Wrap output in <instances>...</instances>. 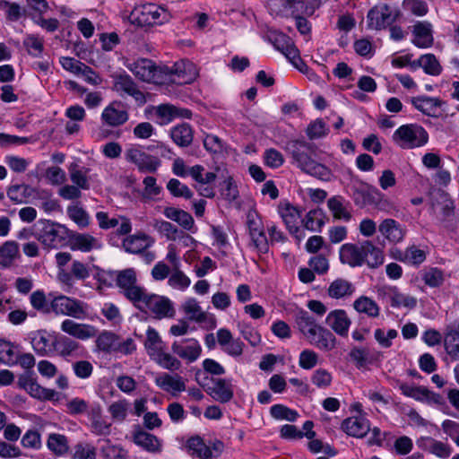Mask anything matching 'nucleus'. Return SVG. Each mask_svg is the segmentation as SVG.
I'll list each match as a JSON object with an SVG mask.
<instances>
[{
	"label": "nucleus",
	"mask_w": 459,
	"mask_h": 459,
	"mask_svg": "<svg viewBox=\"0 0 459 459\" xmlns=\"http://www.w3.org/2000/svg\"><path fill=\"white\" fill-rule=\"evenodd\" d=\"M342 429L349 436L360 438L370 430V424L363 416L350 417L342 421Z\"/></svg>",
	"instance_id": "nucleus-24"
},
{
	"label": "nucleus",
	"mask_w": 459,
	"mask_h": 459,
	"mask_svg": "<svg viewBox=\"0 0 459 459\" xmlns=\"http://www.w3.org/2000/svg\"><path fill=\"white\" fill-rule=\"evenodd\" d=\"M267 37L277 50L281 52L296 68L303 72V66H307L299 56V50L289 36L282 32L272 30L269 31Z\"/></svg>",
	"instance_id": "nucleus-6"
},
{
	"label": "nucleus",
	"mask_w": 459,
	"mask_h": 459,
	"mask_svg": "<svg viewBox=\"0 0 459 459\" xmlns=\"http://www.w3.org/2000/svg\"><path fill=\"white\" fill-rule=\"evenodd\" d=\"M393 140L403 149H412L426 144L429 134L421 126L408 124L400 126L394 133Z\"/></svg>",
	"instance_id": "nucleus-4"
},
{
	"label": "nucleus",
	"mask_w": 459,
	"mask_h": 459,
	"mask_svg": "<svg viewBox=\"0 0 459 459\" xmlns=\"http://www.w3.org/2000/svg\"><path fill=\"white\" fill-rule=\"evenodd\" d=\"M117 285L121 289V293L133 304L139 299L144 288L137 285L136 273L129 268L120 271L117 276Z\"/></svg>",
	"instance_id": "nucleus-10"
},
{
	"label": "nucleus",
	"mask_w": 459,
	"mask_h": 459,
	"mask_svg": "<svg viewBox=\"0 0 459 459\" xmlns=\"http://www.w3.org/2000/svg\"><path fill=\"white\" fill-rule=\"evenodd\" d=\"M422 69L430 75H439L442 72V66L433 54H426L421 56Z\"/></svg>",
	"instance_id": "nucleus-60"
},
{
	"label": "nucleus",
	"mask_w": 459,
	"mask_h": 459,
	"mask_svg": "<svg viewBox=\"0 0 459 459\" xmlns=\"http://www.w3.org/2000/svg\"><path fill=\"white\" fill-rule=\"evenodd\" d=\"M88 169H80L75 163L71 164L69 168L70 178L72 182L78 187L87 190L90 188V184L87 178Z\"/></svg>",
	"instance_id": "nucleus-50"
},
{
	"label": "nucleus",
	"mask_w": 459,
	"mask_h": 459,
	"mask_svg": "<svg viewBox=\"0 0 459 459\" xmlns=\"http://www.w3.org/2000/svg\"><path fill=\"white\" fill-rule=\"evenodd\" d=\"M134 306L142 312H150L156 319L172 317L175 314L172 302L168 298L148 293L146 290Z\"/></svg>",
	"instance_id": "nucleus-3"
},
{
	"label": "nucleus",
	"mask_w": 459,
	"mask_h": 459,
	"mask_svg": "<svg viewBox=\"0 0 459 459\" xmlns=\"http://www.w3.org/2000/svg\"><path fill=\"white\" fill-rule=\"evenodd\" d=\"M411 102L419 111L434 117H438L440 116L438 110L444 104L440 99L428 96L412 97Z\"/></svg>",
	"instance_id": "nucleus-27"
},
{
	"label": "nucleus",
	"mask_w": 459,
	"mask_h": 459,
	"mask_svg": "<svg viewBox=\"0 0 459 459\" xmlns=\"http://www.w3.org/2000/svg\"><path fill=\"white\" fill-rule=\"evenodd\" d=\"M183 309L186 315L189 316V319L203 323L206 319V314L202 311L196 299L191 298L188 299L183 305Z\"/></svg>",
	"instance_id": "nucleus-49"
},
{
	"label": "nucleus",
	"mask_w": 459,
	"mask_h": 459,
	"mask_svg": "<svg viewBox=\"0 0 459 459\" xmlns=\"http://www.w3.org/2000/svg\"><path fill=\"white\" fill-rule=\"evenodd\" d=\"M52 346L54 351H56L62 357L71 356L80 348L79 342L67 336L55 339L52 342Z\"/></svg>",
	"instance_id": "nucleus-43"
},
{
	"label": "nucleus",
	"mask_w": 459,
	"mask_h": 459,
	"mask_svg": "<svg viewBox=\"0 0 459 459\" xmlns=\"http://www.w3.org/2000/svg\"><path fill=\"white\" fill-rule=\"evenodd\" d=\"M167 188L175 197H184L186 199H190L193 196V192L189 189V187L186 185L181 183L177 178H171L167 184Z\"/></svg>",
	"instance_id": "nucleus-56"
},
{
	"label": "nucleus",
	"mask_w": 459,
	"mask_h": 459,
	"mask_svg": "<svg viewBox=\"0 0 459 459\" xmlns=\"http://www.w3.org/2000/svg\"><path fill=\"white\" fill-rule=\"evenodd\" d=\"M327 206L333 216L336 220H343L348 221L351 218V214L348 210L349 203L345 202L341 196H333L328 199Z\"/></svg>",
	"instance_id": "nucleus-35"
},
{
	"label": "nucleus",
	"mask_w": 459,
	"mask_h": 459,
	"mask_svg": "<svg viewBox=\"0 0 459 459\" xmlns=\"http://www.w3.org/2000/svg\"><path fill=\"white\" fill-rule=\"evenodd\" d=\"M164 215L176 222L186 230H191L195 221L190 213L175 207H166L163 211Z\"/></svg>",
	"instance_id": "nucleus-34"
},
{
	"label": "nucleus",
	"mask_w": 459,
	"mask_h": 459,
	"mask_svg": "<svg viewBox=\"0 0 459 459\" xmlns=\"http://www.w3.org/2000/svg\"><path fill=\"white\" fill-rule=\"evenodd\" d=\"M155 384L163 391L170 393L177 396L179 393L186 390V384L179 375H169L163 373L155 378Z\"/></svg>",
	"instance_id": "nucleus-25"
},
{
	"label": "nucleus",
	"mask_w": 459,
	"mask_h": 459,
	"mask_svg": "<svg viewBox=\"0 0 459 459\" xmlns=\"http://www.w3.org/2000/svg\"><path fill=\"white\" fill-rule=\"evenodd\" d=\"M31 307L43 314H49L52 310V301L48 304L43 290H36L30 294Z\"/></svg>",
	"instance_id": "nucleus-51"
},
{
	"label": "nucleus",
	"mask_w": 459,
	"mask_h": 459,
	"mask_svg": "<svg viewBox=\"0 0 459 459\" xmlns=\"http://www.w3.org/2000/svg\"><path fill=\"white\" fill-rule=\"evenodd\" d=\"M70 247L73 250L82 252H90L94 248L100 247L98 240L89 234L72 232L69 234Z\"/></svg>",
	"instance_id": "nucleus-30"
},
{
	"label": "nucleus",
	"mask_w": 459,
	"mask_h": 459,
	"mask_svg": "<svg viewBox=\"0 0 459 459\" xmlns=\"http://www.w3.org/2000/svg\"><path fill=\"white\" fill-rule=\"evenodd\" d=\"M379 232L390 242L398 243L405 235L404 229L394 219L384 220L378 227Z\"/></svg>",
	"instance_id": "nucleus-31"
},
{
	"label": "nucleus",
	"mask_w": 459,
	"mask_h": 459,
	"mask_svg": "<svg viewBox=\"0 0 459 459\" xmlns=\"http://www.w3.org/2000/svg\"><path fill=\"white\" fill-rule=\"evenodd\" d=\"M126 160L134 163L143 173H154L160 166V160L137 148H130L126 152Z\"/></svg>",
	"instance_id": "nucleus-14"
},
{
	"label": "nucleus",
	"mask_w": 459,
	"mask_h": 459,
	"mask_svg": "<svg viewBox=\"0 0 459 459\" xmlns=\"http://www.w3.org/2000/svg\"><path fill=\"white\" fill-rule=\"evenodd\" d=\"M160 367L170 371L178 370L181 367V362L174 356L169 353L160 351L152 358Z\"/></svg>",
	"instance_id": "nucleus-54"
},
{
	"label": "nucleus",
	"mask_w": 459,
	"mask_h": 459,
	"mask_svg": "<svg viewBox=\"0 0 459 459\" xmlns=\"http://www.w3.org/2000/svg\"><path fill=\"white\" fill-rule=\"evenodd\" d=\"M329 133V128L321 118H317L308 124L306 134L310 140L319 139L326 136Z\"/></svg>",
	"instance_id": "nucleus-52"
},
{
	"label": "nucleus",
	"mask_w": 459,
	"mask_h": 459,
	"mask_svg": "<svg viewBox=\"0 0 459 459\" xmlns=\"http://www.w3.org/2000/svg\"><path fill=\"white\" fill-rule=\"evenodd\" d=\"M128 407L129 403L126 400H119L109 405L108 411L113 420L123 421L126 418Z\"/></svg>",
	"instance_id": "nucleus-64"
},
{
	"label": "nucleus",
	"mask_w": 459,
	"mask_h": 459,
	"mask_svg": "<svg viewBox=\"0 0 459 459\" xmlns=\"http://www.w3.org/2000/svg\"><path fill=\"white\" fill-rule=\"evenodd\" d=\"M33 189L25 184L13 185L7 189V196L16 204H22L30 196Z\"/></svg>",
	"instance_id": "nucleus-48"
},
{
	"label": "nucleus",
	"mask_w": 459,
	"mask_h": 459,
	"mask_svg": "<svg viewBox=\"0 0 459 459\" xmlns=\"http://www.w3.org/2000/svg\"><path fill=\"white\" fill-rule=\"evenodd\" d=\"M424 448L440 458H447L452 453V449L447 444L431 437H427L424 440Z\"/></svg>",
	"instance_id": "nucleus-47"
},
{
	"label": "nucleus",
	"mask_w": 459,
	"mask_h": 459,
	"mask_svg": "<svg viewBox=\"0 0 459 459\" xmlns=\"http://www.w3.org/2000/svg\"><path fill=\"white\" fill-rule=\"evenodd\" d=\"M399 12L383 4L372 7L368 13V25L371 29L382 30L396 21Z\"/></svg>",
	"instance_id": "nucleus-11"
},
{
	"label": "nucleus",
	"mask_w": 459,
	"mask_h": 459,
	"mask_svg": "<svg viewBox=\"0 0 459 459\" xmlns=\"http://www.w3.org/2000/svg\"><path fill=\"white\" fill-rule=\"evenodd\" d=\"M162 344L163 342L158 332L154 328L149 327L146 331V340L144 342V347L147 350L148 355L152 358L161 351L163 350Z\"/></svg>",
	"instance_id": "nucleus-45"
},
{
	"label": "nucleus",
	"mask_w": 459,
	"mask_h": 459,
	"mask_svg": "<svg viewBox=\"0 0 459 459\" xmlns=\"http://www.w3.org/2000/svg\"><path fill=\"white\" fill-rule=\"evenodd\" d=\"M37 238L48 248H57L65 245L69 238L70 230L57 222L46 221Z\"/></svg>",
	"instance_id": "nucleus-7"
},
{
	"label": "nucleus",
	"mask_w": 459,
	"mask_h": 459,
	"mask_svg": "<svg viewBox=\"0 0 459 459\" xmlns=\"http://www.w3.org/2000/svg\"><path fill=\"white\" fill-rule=\"evenodd\" d=\"M278 210L290 233H297L299 230L298 224L301 217V213L298 208L291 205L290 203L285 202L280 203Z\"/></svg>",
	"instance_id": "nucleus-28"
},
{
	"label": "nucleus",
	"mask_w": 459,
	"mask_h": 459,
	"mask_svg": "<svg viewBox=\"0 0 459 459\" xmlns=\"http://www.w3.org/2000/svg\"><path fill=\"white\" fill-rule=\"evenodd\" d=\"M307 340L310 342V344L325 351L333 350L337 342L333 333L330 330L320 325L308 336Z\"/></svg>",
	"instance_id": "nucleus-22"
},
{
	"label": "nucleus",
	"mask_w": 459,
	"mask_h": 459,
	"mask_svg": "<svg viewBox=\"0 0 459 459\" xmlns=\"http://www.w3.org/2000/svg\"><path fill=\"white\" fill-rule=\"evenodd\" d=\"M354 290L355 288L351 281L339 278L329 285L328 295L338 299L351 295Z\"/></svg>",
	"instance_id": "nucleus-38"
},
{
	"label": "nucleus",
	"mask_w": 459,
	"mask_h": 459,
	"mask_svg": "<svg viewBox=\"0 0 459 459\" xmlns=\"http://www.w3.org/2000/svg\"><path fill=\"white\" fill-rule=\"evenodd\" d=\"M432 209L439 208L442 213V221L450 222L455 215V204L449 195L444 190L437 189L430 195Z\"/></svg>",
	"instance_id": "nucleus-17"
},
{
	"label": "nucleus",
	"mask_w": 459,
	"mask_h": 459,
	"mask_svg": "<svg viewBox=\"0 0 459 459\" xmlns=\"http://www.w3.org/2000/svg\"><path fill=\"white\" fill-rule=\"evenodd\" d=\"M412 43L420 48H427L433 45L432 25L429 22H418L414 24Z\"/></svg>",
	"instance_id": "nucleus-26"
},
{
	"label": "nucleus",
	"mask_w": 459,
	"mask_h": 459,
	"mask_svg": "<svg viewBox=\"0 0 459 459\" xmlns=\"http://www.w3.org/2000/svg\"><path fill=\"white\" fill-rule=\"evenodd\" d=\"M170 136L176 144L180 147H186L193 141V131L188 124L184 123L175 126L170 132Z\"/></svg>",
	"instance_id": "nucleus-40"
},
{
	"label": "nucleus",
	"mask_w": 459,
	"mask_h": 459,
	"mask_svg": "<svg viewBox=\"0 0 459 459\" xmlns=\"http://www.w3.org/2000/svg\"><path fill=\"white\" fill-rule=\"evenodd\" d=\"M271 415L276 420H286L288 421H295L299 416L298 412L282 404H275L271 407Z\"/></svg>",
	"instance_id": "nucleus-58"
},
{
	"label": "nucleus",
	"mask_w": 459,
	"mask_h": 459,
	"mask_svg": "<svg viewBox=\"0 0 459 459\" xmlns=\"http://www.w3.org/2000/svg\"><path fill=\"white\" fill-rule=\"evenodd\" d=\"M354 309L359 313L366 314L369 317L379 316V307L368 297L360 296L353 303Z\"/></svg>",
	"instance_id": "nucleus-44"
},
{
	"label": "nucleus",
	"mask_w": 459,
	"mask_h": 459,
	"mask_svg": "<svg viewBox=\"0 0 459 459\" xmlns=\"http://www.w3.org/2000/svg\"><path fill=\"white\" fill-rule=\"evenodd\" d=\"M61 330L79 340H88L97 336L98 330L95 326L87 324L77 323L72 319H65L61 324Z\"/></svg>",
	"instance_id": "nucleus-18"
},
{
	"label": "nucleus",
	"mask_w": 459,
	"mask_h": 459,
	"mask_svg": "<svg viewBox=\"0 0 459 459\" xmlns=\"http://www.w3.org/2000/svg\"><path fill=\"white\" fill-rule=\"evenodd\" d=\"M19 256V245L15 241H6L0 246V267H9Z\"/></svg>",
	"instance_id": "nucleus-41"
},
{
	"label": "nucleus",
	"mask_w": 459,
	"mask_h": 459,
	"mask_svg": "<svg viewBox=\"0 0 459 459\" xmlns=\"http://www.w3.org/2000/svg\"><path fill=\"white\" fill-rule=\"evenodd\" d=\"M400 261L406 262L414 265H419L426 260V254L423 250L415 246L408 247L403 254V257H398Z\"/></svg>",
	"instance_id": "nucleus-59"
},
{
	"label": "nucleus",
	"mask_w": 459,
	"mask_h": 459,
	"mask_svg": "<svg viewBox=\"0 0 459 459\" xmlns=\"http://www.w3.org/2000/svg\"><path fill=\"white\" fill-rule=\"evenodd\" d=\"M247 226L255 247L260 253H267L269 250V243L264 231L263 224L255 212H249L247 214Z\"/></svg>",
	"instance_id": "nucleus-16"
},
{
	"label": "nucleus",
	"mask_w": 459,
	"mask_h": 459,
	"mask_svg": "<svg viewBox=\"0 0 459 459\" xmlns=\"http://www.w3.org/2000/svg\"><path fill=\"white\" fill-rule=\"evenodd\" d=\"M134 442L150 453H158L161 450V444L153 434L144 430H138L134 433Z\"/></svg>",
	"instance_id": "nucleus-33"
},
{
	"label": "nucleus",
	"mask_w": 459,
	"mask_h": 459,
	"mask_svg": "<svg viewBox=\"0 0 459 459\" xmlns=\"http://www.w3.org/2000/svg\"><path fill=\"white\" fill-rule=\"evenodd\" d=\"M117 338L110 332H103L96 339V346L100 351L108 352L115 346Z\"/></svg>",
	"instance_id": "nucleus-63"
},
{
	"label": "nucleus",
	"mask_w": 459,
	"mask_h": 459,
	"mask_svg": "<svg viewBox=\"0 0 459 459\" xmlns=\"http://www.w3.org/2000/svg\"><path fill=\"white\" fill-rule=\"evenodd\" d=\"M148 239L149 237L144 233L132 235L124 239L123 247L128 253H142L143 251L146 250V248L149 247L151 245L149 242H147Z\"/></svg>",
	"instance_id": "nucleus-37"
},
{
	"label": "nucleus",
	"mask_w": 459,
	"mask_h": 459,
	"mask_svg": "<svg viewBox=\"0 0 459 459\" xmlns=\"http://www.w3.org/2000/svg\"><path fill=\"white\" fill-rule=\"evenodd\" d=\"M88 306L84 302L60 295L52 299V310L56 315H65L77 319L87 316Z\"/></svg>",
	"instance_id": "nucleus-8"
},
{
	"label": "nucleus",
	"mask_w": 459,
	"mask_h": 459,
	"mask_svg": "<svg viewBox=\"0 0 459 459\" xmlns=\"http://www.w3.org/2000/svg\"><path fill=\"white\" fill-rule=\"evenodd\" d=\"M101 447V454L106 459H126V451L121 446L112 445L109 440H105Z\"/></svg>",
	"instance_id": "nucleus-61"
},
{
	"label": "nucleus",
	"mask_w": 459,
	"mask_h": 459,
	"mask_svg": "<svg viewBox=\"0 0 459 459\" xmlns=\"http://www.w3.org/2000/svg\"><path fill=\"white\" fill-rule=\"evenodd\" d=\"M325 324L337 334L347 336L351 321L345 310L335 309L327 315Z\"/></svg>",
	"instance_id": "nucleus-23"
},
{
	"label": "nucleus",
	"mask_w": 459,
	"mask_h": 459,
	"mask_svg": "<svg viewBox=\"0 0 459 459\" xmlns=\"http://www.w3.org/2000/svg\"><path fill=\"white\" fill-rule=\"evenodd\" d=\"M18 385L37 399L53 400L56 394L54 390L40 386L29 373L19 377Z\"/></svg>",
	"instance_id": "nucleus-20"
},
{
	"label": "nucleus",
	"mask_w": 459,
	"mask_h": 459,
	"mask_svg": "<svg viewBox=\"0 0 459 459\" xmlns=\"http://www.w3.org/2000/svg\"><path fill=\"white\" fill-rule=\"evenodd\" d=\"M172 351L179 358L188 361H195L201 355L202 348L195 339H184L181 342H174Z\"/></svg>",
	"instance_id": "nucleus-19"
},
{
	"label": "nucleus",
	"mask_w": 459,
	"mask_h": 459,
	"mask_svg": "<svg viewBox=\"0 0 459 459\" xmlns=\"http://www.w3.org/2000/svg\"><path fill=\"white\" fill-rule=\"evenodd\" d=\"M31 344L34 351L41 356L49 355L54 351L52 342H50L49 339L42 333H39L32 338Z\"/></svg>",
	"instance_id": "nucleus-55"
},
{
	"label": "nucleus",
	"mask_w": 459,
	"mask_h": 459,
	"mask_svg": "<svg viewBox=\"0 0 459 459\" xmlns=\"http://www.w3.org/2000/svg\"><path fill=\"white\" fill-rule=\"evenodd\" d=\"M186 447L200 459H211L213 457L210 446H207L199 436L190 437L186 442Z\"/></svg>",
	"instance_id": "nucleus-42"
},
{
	"label": "nucleus",
	"mask_w": 459,
	"mask_h": 459,
	"mask_svg": "<svg viewBox=\"0 0 459 459\" xmlns=\"http://www.w3.org/2000/svg\"><path fill=\"white\" fill-rule=\"evenodd\" d=\"M295 322L299 330L307 339L319 326L316 319L307 311L303 309L296 313Z\"/></svg>",
	"instance_id": "nucleus-36"
},
{
	"label": "nucleus",
	"mask_w": 459,
	"mask_h": 459,
	"mask_svg": "<svg viewBox=\"0 0 459 459\" xmlns=\"http://www.w3.org/2000/svg\"><path fill=\"white\" fill-rule=\"evenodd\" d=\"M0 9L5 12L6 19L11 22L18 21L26 12L17 3L6 0H0Z\"/></svg>",
	"instance_id": "nucleus-57"
},
{
	"label": "nucleus",
	"mask_w": 459,
	"mask_h": 459,
	"mask_svg": "<svg viewBox=\"0 0 459 459\" xmlns=\"http://www.w3.org/2000/svg\"><path fill=\"white\" fill-rule=\"evenodd\" d=\"M114 88L134 97L135 100L145 102L143 93L137 89L136 84L128 74H119L115 77Z\"/></svg>",
	"instance_id": "nucleus-32"
},
{
	"label": "nucleus",
	"mask_w": 459,
	"mask_h": 459,
	"mask_svg": "<svg viewBox=\"0 0 459 459\" xmlns=\"http://www.w3.org/2000/svg\"><path fill=\"white\" fill-rule=\"evenodd\" d=\"M339 255L341 262L351 267H359L366 264L370 268H377L384 263L382 250L370 240H364L358 244H343Z\"/></svg>",
	"instance_id": "nucleus-2"
},
{
	"label": "nucleus",
	"mask_w": 459,
	"mask_h": 459,
	"mask_svg": "<svg viewBox=\"0 0 459 459\" xmlns=\"http://www.w3.org/2000/svg\"><path fill=\"white\" fill-rule=\"evenodd\" d=\"M47 446L54 455L62 456L69 451V441L65 435L51 433L48 435Z\"/></svg>",
	"instance_id": "nucleus-39"
},
{
	"label": "nucleus",
	"mask_w": 459,
	"mask_h": 459,
	"mask_svg": "<svg viewBox=\"0 0 459 459\" xmlns=\"http://www.w3.org/2000/svg\"><path fill=\"white\" fill-rule=\"evenodd\" d=\"M444 344L450 358L459 360V321L446 326Z\"/></svg>",
	"instance_id": "nucleus-29"
},
{
	"label": "nucleus",
	"mask_w": 459,
	"mask_h": 459,
	"mask_svg": "<svg viewBox=\"0 0 459 459\" xmlns=\"http://www.w3.org/2000/svg\"><path fill=\"white\" fill-rule=\"evenodd\" d=\"M170 14L163 8L153 4L134 8L129 15L131 23L138 26L162 24L170 19Z\"/></svg>",
	"instance_id": "nucleus-5"
},
{
	"label": "nucleus",
	"mask_w": 459,
	"mask_h": 459,
	"mask_svg": "<svg viewBox=\"0 0 459 459\" xmlns=\"http://www.w3.org/2000/svg\"><path fill=\"white\" fill-rule=\"evenodd\" d=\"M304 227L311 231H321V228L325 225V215L321 209H314L309 211L306 217L302 220Z\"/></svg>",
	"instance_id": "nucleus-46"
},
{
	"label": "nucleus",
	"mask_w": 459,
	"mask_h": 459,
	"mask_svg": "<svg viewBox=\"0 0 459 459\" xmlns=\"http://www.w3.org/2000/svg\"><path fill=\"white\" fill-rule=\"evenodd\" d=\"M162 66H157L153 61L147 58L138 59L127 65V68L143 82H158L162 80Z\"/></svg>",
	"instance_id": "nucleus-13"
},
{
	"label": "nucleus",
	"mask_w": 459,
	"mask_h": 459,
	"mask_svg": "<svg viewBox=\"0 0 459 459\" xmlns=\"http://www.w3.org/2000/svg\"><path fill=\"white\" fill-rule=\"evenodd\" d=\"M212 386L209 387L207 393L215 401L226 403L234 396V390L231 381L225 378H212Z\"/></svg>",
	"instance_id": "nucleus-21"
},
{
	"label": "nucleus",
	"mask_w": 459,
	"mask_h": 459,
	"mask_svg": "<svg viewBox=\"0 0 459 459\" xmlns=\"http://www.w3.org/2000/svg\"><path fill=\"white\" fill-rule=\"evenodd\" d=\"M377 294L378 299L389 304L393 307L403 306L408 308H413L417 305V299L414 297L401 293L396 287L381 286L377 288Z\"/></svg>",
	"instance_id": "nucleus-12"
},
{
	"label": "nucleus",
	"mask_w": 459,
	"mask_h": 459,
	"mask_svg": "<svg viewBox=\"0 0 459 459\" xmlns=\"http://www.w3.org/2000/svg\"><path fill=\"white\" fill-rule=\"evenodd\" d=\"M161 69L162 76H170V81L178 84L191 83L198 75L195 65L188 60L176 62L171 67L163 65Z\"/></svg>",
	"instance_id": "nucleus-9"
},
{
	"label": "nucleus",
	"mask_w": 459,
	"mask_h": 459,
	"mask_svg": "<svg viewBox=\"0 0 459 459\" xmlns=\"http://www.w3.org/2000/svg\"><path fill=\"white\" fill-rule=\"evenodd\" d=\"M400 390L403 394L414 398L417 401H425L429 394V389L423 386H414L407 384H401Z\"/></svg>",
	"instance_id": "nucleus-62"
},
{
	"label": "nucleus",
	"mask_w": 459,
	"mask_h": 459,
	"mask_svg": "<svg viewBox=\"0 0 459 459\" xmlns=\"http://www.w3.org/2000/svg\"><path fill=\"white\" fill-rule=\"evenodd\" d=\"M316 147L314 143L304 140H292L286 145V151L291 155L294 163L305 173L321 180L329 181L332 177L331 170L325 165L312 159Z\"/></svg>",
	"instance_id": "nucleus-1"
},
{
	"label": "nucleus",
	"mask_w": 459,
	"mask_h": 459,
	"mask_svg": "<svg viewBox=\"0 0 459 459\" xmlns=\"http://www.w3.org/2000/svg\"><path fill=\"white\" fill-rule=\"evenodd\" d=\"M67 215L81 229L86 228L90 223L88 213L82 207L78 205L68 206Z\"/></svg>",
	"instance_id": "nucleus-53"
},
{
	"label": "nucleus",
	"mask_w": 459,
	"mask_h": 459,
	"mask_svg": "<svg viewBox=\"0 0 459 459\" xmlns=\"http://www.w3.org/2000/svg\"><path fill=\"white\" fill-rule=\"evenodd\" d=\"M129 119L126 107L121 101H112L101 114L103 124L112 127L124 125Z\"/></svg>",
	"instance_id": "nucleus-15"
}]
</instances>
